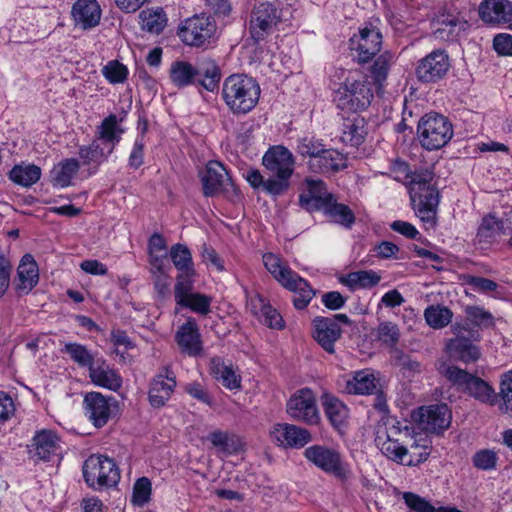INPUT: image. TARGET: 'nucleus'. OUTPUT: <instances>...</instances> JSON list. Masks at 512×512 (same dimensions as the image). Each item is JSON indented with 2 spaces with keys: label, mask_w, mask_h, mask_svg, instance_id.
<instances>
[{
  "label": "nucleus",
  "mask_w": 512,
  "mask_h": 512,
  "mask_svg": "<svg viewBox=\"0 0 512 512\" xmlns=\"http://www.w3.org/2000/svg\"><path fill=\"white\" fill-rule=\"evenodd\" d=\"M263 264L273 278L284 288L296 294L293 304L302 310L308 306L315 296V291L308 282L293 271L278 255L265 253Z\"/></svg>",
  "instance_id": "f257e3e1"
},
{
  "label": "nucleus",
  "mask_w": 512,
  "mask_h": 512,
  "mask_svg": "<svg viewBox=\"0 0 512 512\" xmlns=\"http://www.w3.org/2000/svg\"><path fill=\"white\" fill-rule=\"evenodd\" d=\"M199 176L206 197L217 195L230 181L225 167L218 161H209Z\"/></svg>",
  "instance_id": "4be33fe9"
},
{
  "label": "nucleus",
  "mask_w": 512,
  "mask_h": 512,
  "mask_svg": "<svg viewBox=\"0 0 512 512\" xmlns=\"http://www.w3.org/2000/svg\"><path fill=\"white\" fill-rule=\"evenodd\" d=\"M215 32V21L204 13L185 19L178 28L180 39L186 45L195 47L208 43Z\"/></svg>",
  "instance_id": "f8f14e48"
},
{
  "label": "nucleus",
  "mask_w": 512,
  "mask_h": 512,
  "mask_svg": "<svg viewBox=\"0 0 512 512\" xmlns=\"http://www.w3.org/2000/svg\"><path fill=\"white\" fill-rule=\"evenodd\" d=\"M152 483L149 478L141 477L136 480L133 486L132 502L135 505L143 506L150 500Z\"/></svg>",
  "instance_id": "052dcab7"
},
{
  "label": "nucleus",
  "mask_w": 512,
  "mask_h": 512,
  "mask_svg": "<svg viewBox=\"0 0 512 512\" xmlns=\"http://www.w3.org/2000/svg\"><path fill=\"white\" fill-rule=\"evenodd\" d=\"M260 92L255 79L244 74H233L224 80L222 98L234 114H247L258 103Z\"/></svg>",
  "instance_id": "f03ea898"
},
{
  "label": "nucleus",
  "mask_w": 512,
  "mask_h": 512,
  "mask_svg": "<svg viewBox=\"0 0 512 512\" xmlns=\"http://www.w3.org/2000/svg\"><path fill=\"white\" fill-rule=\"evenodd\" d=\"M439 372L453 385L481 403L495 405L497 394L494 388L480 377L454 365L441 364Z\"/></svg>",
  "instance_id": "20e7f679"
},
{
  "label": "nucleus",
  "mask_w": 512,
  "mask_h": 512,
  "mask_svg": "<svg viewBox=\"0 0 512 512\" xmlns=\"http://www.w3.org/2000/svg\"><path fill=\"white\" fill-rule=\"evenodd\" d=\"M313 326L315 329L314 339L326 352L333 354L335 342L342 335L340 326L335 323L334 319L323 316L315 317Z\"/></svg>",
  "instance_id": "393cba45"
},
{
  "label": "nucleus",
  "mask_w": 512,
  "mask_h": 512,
  "mask_svg": "<svg viewBox=\"0 0 512 512\" xmlns=\"http://www.w3.org/2000/svg\"><path fill=\"white\" fill-rule=\"evenodd\" d=\"M382 47V34L372 26L359 29L358 34L349 40V48L354 60L358 63H367L376 56Z\"/></svg>",
  "instance_id": "ddd939ff"
},
{
  "label": "nucleus",
  "mask_w": 512,
  "mask_h": 512,
  "mask_svg": "<svg viewBox=\"0 0 512 512\" xmlns=\"http://www.w3.org/2000/svg\"><path fill=\"white\" fill-rule=\"evenodd\" d=\"M207 439L216 449L218 455H232L241 450V441L233 433L222 430H215L209 433Z\"/></svg>",
  "instance_id": "473e14b6"
},
{
  "label": "nucleus",
  "mask_w": 512,
  "mask_h": 512,
  "mask_svg": "<svg viewBox=\"0 0 512 512\" xmlns=\"http://www.w3.org/2000/svg\"><path fill=\"white\" fill-rule=\"evenodd\" d=\"M169 255L174 266L180 272H191L195 270L192 255L187 246L179 243L175 244L170 248Z\"/></svg>",
  "instance_id": "3c124183"
},
{
  "label": "nucleus",
  "mask_w": 512,
  "mask_h": 512,
  "mask_svg": "<svg viewBox=\"0 0 512 512\" xmlns=\"http://www.w3.org/2000/svg\"><path fill=\"white\" fill-rule=\"evenodd\" d=\"M89 377L95 385L112 391H118L122 386V377L105 361L94 362L89 368Z\"/></svg>",
  "instance_id": "c756f323"
},
{
  "label": "nucleus",
  "mask_w": 512,
  "mask_h": 512,
  "mask_svg": "<svg viewBox=\"0 0 512 512\" xmlns=\"http://www.w3.org/2000/svg\"><path fill=\"white\" fill-rule=\"evenodd\" d=\"M257 300L260 303L261 315L264 318L265 324L271 328L281 329L284 326L283 319L276 309L272 308L265 302V299L261 296H257Z\"/></svg>",
  "instance_id": "680f3d73"
},
{
  "label": "nucleus",
  "mask_w": 512,
  "mask_h": 512,
  "mask_svg": "<svg viewBox=\"0 0 512 512\" xmlns=\"http://www.w3.org/2000/svg\"><path fill=\"white\" fill-rule=\"evenodd\" d=\"M175 340L181 352L184 354L196 357L202 352L203 347L198 325L193 318H189L179 327L175 335Z\"/></svg>",
  "instance_id": "b1692460"
},
{
  "label": "nucleus",
  "mask_w": 512,
  "mask_h": 512,
  "mask_svg": "<svg viewBox=\"0 0 512 512\" xmlns=\"http://www.w3.org/2000/svg\"><path fill=\"white\" fill-rule=\"evenodd\" d=\"M417 133L422 147L432 151L444 147L451 140L453 127L445 116L429 113L420 119Z\"/></svg>",
  "instance_id": "423d86ee"
},
{
  "label": "nucleus",
  "mask_w": 512,
  "mask_h": 512,
  "mask_svg": "<svg viewBox=\"0 0 512 512\" xmlns=\"http://www.w3.org/2000/svg\"><path fill=\"white\" fill-rule=\"evenodd\" d=\"M373 98V87L367 79L353 81L347 79L333 94L337 109L355 114L366 110Z\"/></svg>",
  "instance_id": "39448f33"
},
{
  "label": "nucleus",
  "mask_w": 512,
  "mask_h": 512,
  "mask_svg": "<svg viewBox=\"0 0 512 512\" xmlns=\"http://www.w3.org/2000/svg\"><path fill=\"white\" fill-rule=\"evenodd\" d=\"M320 211H323L333 222L345 227H351L355 222L353 211L347 205L338 203L335 196L330 197L328 203Z\"/></svg>",
  "instance_id": "a19ab883"
},
{
  "label": "nucleus",
  "mask_w": 512,
  "mask_h": 512,
  "mask_svg": "<svg viewBox=\"0 0 512 512\" xmlns=\"http://www.w3.org/2000/svg\"><path fill=\"white\" fill-rule=\"evenodd\" d=\"M424 317L430 327L442 329L452 321L453 312L445 306L431 305L425 309Z\"/></svg>",
  "instance_id": "49530a36"
},
{
  "label": "nucleus",
  "mask_w": 512,
  "mask_h": 512,
  "mask_svg": "<svg viewBox=\"0 0 512 512\" xmlns=\"http://www.w3.org/2000/svg\"><path fill=\"white\" fill-rule=\"evenodd\" d=\"M434 178V173L429 169H420L411 171L407 184L410 188L420 186V188H426L432 186L431 183Z\"/></svg>",
  "instance_id": "69168bd1"
},
{
  "label": "nucleus",
  "mask_w": 512,
  "mask_h": 512,
  "mask_svg": "<svg viewBox=\"0 0 512 512\" xmlns=\"http://www.w3.org/2000/svg\"><path fill=\"white\" fill-rule=\"evenodd\" d=\"M500 396L503 403L500 410L512 416V370L503 374L500 383Z\"/></svg>",
  "instance_id": "13d9d810"
},
{
  "label": "nucleus",
  "mask_w": 512,
  "mask_h": 512,
  "mask_svg": "<svg viewBox=\"0 0 512 512\" xmlns=\"http://www.w3.org/2000/svg\"><path fill=\"white\" fill-rule=\"evenodd\" d=\"M282 21V10L274 3L263 2L254 7L251 13L249 31L255 42H260L272 34Z\"/></svg>",
  "instance_id": "9b49d317"
},
{
  "label": "nucleus",
  "mask_w": 512,
  "mask_h": 512,
  "mask_svg": "<svg viewBox=\"0 0 512 512\" xmlns=\"http://www.w3.org/2000/svg\"><path fill=\"white\" fill-rule=\"evenodd\" d=\"M211 370L216 380L227 389L234 390L241 387V377L236 374L232 366L222 363L220 358L212 359Z\"/></svg>",
  "instance_id": "37998d69"
},
{
  "label": "nucleus",
  "mask_w": 512,
  "mask_h": 512,
  "mask_svg": "<svg viewBox=\"0 0 512 512\" xmlns=\"http://www.w3.org/2000/svg\"><path fill=\"white\" fill-rule=\"evenodd\" d=\"M286 412L292 419L309 425L317 424L320 419L314 394L308 388L300 389L290 397Z\"/></svg>",
  "instance_id": "2eb2a0df"
},
{
  "label": "nucleus",
  "mask_w": 512,
  "mask_h": 512,
  "mask_svg": "<svg viewBox=\"0 0 512 512\" xmlns=\"http://www.w3.org/2000/svg\"><path fill=\"white\" fill-rule=\"evenodd\" d=\"M306 186V191L299 196V203L308 211H320L334 196L322 180L306 179Z\"/></svg>",
  "instance_id": "a878e982"
},
{
  "label": "nucleus",
  "mask_w": 512,
  "mask_h": 512,
  "mask_svg": "<svg viewBox=\"0 0 512 512\" xmlns=\"http://www.w3.org/2000/svg\"><path fill=\"white\" fill-rule=\"evenodd\" d=\"M303 454L317 468L341 481L347 480L350 476V470L341 454L334 448L317 444L307 447Z\"/></svg>",
  "instance_id": "9d476101"
},
{
  "label": "nucleus",
  "mask_w": 512,
  "mask_h": 512,
  "mask_svg": "<svg viewBox=\"0 0 512 512\" xmlns=\"http://www.w3.org/2000/svg\"><path fill=\"white\" fill-rule=\"evenodd\" d=\"M83 477L89 487L102 489L115 486L120 480V472L112 459L92 455L84 462Z\"/></svg>",
  "instance_id": "6e6552de"
},
{
  "label": "nucleus",
  "mask_w": 512,
  "mask_h": 512,
  "mask_svg": "<svg viewBox=\"0 0 512 512\" xmlns=\"http://www.w3.org/2000/svg\"><path fill=\"white\" fill-rule=\"evenodd\" d=\"M124 130L119 125L115 114H110L102 120L95 132V138L106 145L110 151L120 142Z\"/></svg>",
  "instance_id": "2f4dec72"
},
{
  "label": "nucleus",
  "mask_w": 512,
  "mask_h": 512,
  "mask_svg": "<svg viewBox=\"0 0 512 512\" xmlns=\"http://www.w3.org/2000/svg\"><path fill=\"white\" fill-rule=\"evenodd\" d=\"M493 49L499 56H512V35L498 33L493 38Z\"/></svg>",
  "instance_id": "774afa93"
},
{
  "label": "nucleus",
  "mask_w": 512,
  "mask_h": 512,
  "mask_svg": "<svg viewBox=\"0 0 512 512\" xmlns=\"http://www.w3.org/2000/svg\"><path fill=\"white\" fill-rule=\"evenodd\" d=\"M392 61L393 55L389 52H384L376 58L370 68L371 77L376 85L381 86L386 80Z\"/></svg>",
  "instance_id": "864d4df0"
},
{
  "label": "nucleus",
  "mask_w": 512,
  "mask_h": 512,
  "mask_svg": "<svg viewBox=\"0 0 512 512\" xmlns=\"http://www.w3.org/2000/svg\"><path fill=\"white\" fill-rule=\"evenodd\" d=\"M18 277L21 282L20 289L31 290L39 279L37 264L30 254H25L18 267Z\"/></svg>",
  "instance_id": "c03bdc74"
},
{
  "label": "nucleus",
  "mask_w": 512,
  "mask_h": 512,
  "mask_svg": "<svg viewBox=\"0 0 512 512\" xmlns=\"http://www.w3.org/2000/svg\"><path fill=\"white\" fill-rule=\"evenodd\" d=\"M465 315V320L457 321L454 324H468L470 329H477L479 332L482 329L495 326L493 315L480 306H467Z\"/></svg>",
  "instance_id": "ea45409f"
},
{
  "label": "nucleus",
  "mask_w": 512,
  "mask_h": 512,
  "mask_svg": "<svg viewBox=\"0 0 512 512\" xmlns=\"http://www.w3.org/2000/svg\"><path fill=\"white\" fill-rule=\"evenodd\" d=\"M500 235H502V230L499 219L491 214L485 216L477 231V238L479 242L491 243Z\"/></svg>",
  "instance_id": "09e8293b"
},
{
  "label": "nucleus",
  "mask_w": 512,
  "mask_h": 512,
  "mask_svg": "<svg viewBox=\"0 0 512 512\" xmlns=\"http://www.w3.org/2000/svg\"><path fill=\"white\" fill-rule=\"evenodd\" d=\"M376 389V378L368 371L355 372L353 378L347 381L345 387L348 394H371Z\"/></svg>",
  "instance_id": "79ce46f5"
},
{
  "label": "nucleus",
  "mask_w": 512,
  "mask_h": 512,
  "mask_svg": "<svg viewBox=\"0 0 512 512\" xmlns=\"http://www.w3.org/2000/svg\"><path fill=\"white\" fill-rule=\"evenodd\" d=\"M403 499L406 505L415 512H438L430 502L412 492H405Z\"/></svg>",
  "instance_id": "0e129e2a"
},
{
  "label": "nucleus",
  "mask_w": 512,
  "mask_h": 512,
  "mask_svg": "<svg viewBox=\"0 0 512 512\" xmlns=\"http://www.w3.org/2000/svg\"><path fill=\"white\" fill-rule=\"evenodd\" d=\"M410 200L416 215L422 222L433 227L439 204L438 189L432 185L426 188H410Z\"/></svg>",
  "instance_id": "4468645a"
},
{
  "label": "nucleus",
  "mask_w": 512,
  "mask_h": 512,
  "mask_svg": "<svg viewBox=\"0 0 512 512\" xmlns=\"http://www.w3.org/2000/svg\"><path fill=\"white\" fill-rule=\"evenodd\" d=\"M176 387V376L169 366L155 375L149 384L148 400L153 408H161L171 398Z\"/></svg>",
  "instance_id": "6ab92c4d"
},
{
  "label": "nucleus",
  "mask_w": 512,
  "mask_h": 512,
  "mask_svg": "<svg viewBox=\"0 0 512 512\" xmlns=\"http://www.w3.org/2000/svg\"><path fill=\"white\" fill-rule=\"evenodd\" d=\"M496 462V454L488 449L480 450L473 456L474 466L481 470H491L495 468Z\"/></svg>",
  "instance_id": "338daca9"
},
{
  "label": "nucleus",
  "mask_w": 512,
  "mask_h": 512,
  "mask_svg": "<svg viewBox=\"0 0 512 512\" xmlns=\"http://www.w3.org/2000/svg\"><path fill=\"white\" fill-rule=\"evenodd\" d=\"M80 163L75 158H67L54 166L51 170V182L57 187H67L72 178L77 174Z\"/></svg>",
  "instance_id": "f704fd0d"
},
{
  "label": "nucleus",
  "mask_w": 512,
  "mask_h": 512,
  "mask_svg": "<svg viewBox=\"0 0 512 512\" xmlns=\"http://www.w3.org/2000/svg\"><path fill=\"white\" fill-rule=\"evenodd\" d=\"M322 406L326 417L333 427L340 429L348 417L347 407L331 394H324L322 396Z\"/></svg>",
  "instance_id": "c9c22d12"
},
{
  "label": "nucleus",
  "mask_w": 512,
  "mask_h": 512,
  "mask_svg": "<svg viewBox=\"0 0 512 512\" xmlns=\"http://www.w3.org/2000/svg\"><path fill=\"white\" fill-rule=\"evenodd\" d=\"M197 78L199 83L210 92L219 87L221 71L216 62L210 58H204L198 61L196 66Z\"/></svg>",
  "instance_id": "72a5a7b5"
},
{
  "label": "nucleus",
  "mask_w": 512,
  "mask_h": 512,
  "mask_svg": "<svg viewBox=\"0 0 512 512\" xmlns=\"http://www.w3.org/2000/svg\"><path fill=\"white\" fill-rule=\"evenodd\" d=\"M195 270L180 272V274L176 278V285L174 288V296L176 303L179 304L183 302L185 297L187 298L193 292V282H194Z\"/></svg>",
  "instance_id": "4d7b16f0"
},
{
  "label": "nucleus",
  "mask_w": 512,
  "mask_h": 512,
  "mask_svg": "<svg viewBox=\"0 0 512 512\" xmlns=\"http://www.w3.org/2000/svg\"><path fill=\"white\" fill-rule=\"evenodd\" d=\"M418 421L426 432L440 435L450 427L452 412L445 403L422 406Z\"/></svg>",
  "instance_id": "a211bd4d"
},
{
  "label": "nucleus",
  "mask_w": 512,
  "mask_h": 512,
  "mask_svg": "<svg viewBox=\"0 0 512 512\" xmlns=\"http://www.w3.org/2000/svg\"><path fill=\"white\" fill-rule=\"evenodd\" d=\"M449 69L450 59L447 52L437 49L418 61L415 73L422 83H436L445 77Z\"/></svg>",
  "instance_id": "dca6fc26"
},
{
  "label": "nucleus",
  "mask_w": 512,
  "mask_h": 512,
  "mask_svg": "<svg viewBox=\"0 0 512 512\" xmlns=\"http://www.w3.org/2000/svg\"><path fill=\"white\" fill-rule=\"evenodd\" d=\"M40 176V167L33 164L16 165L9 173V177L14 183L24 187L35 184L40 179Z\"/></svg>",
  "instance_id": "a18cd8bd"
},
{
  "label": "nucleus",
  "mask_w": 512,
  "mask_h": 512,
  "mask_svg": "<svg viewBox=\"0 0 512 512\" xmlns=\"http://www.w3.org/2000/svg\"><path fill=\"white\" fill-rule=\"evenodd\" d=\"M103 76L112 84L123 83L127 79V67L118 61H109L102 68Z\"/></svg>",
  "instance_id": "bf43d9fd"
},
{
  "label": "nucleus",
  "mask_w": 512,
  "mask_h": 512,
  "mask_svg": "<svg viewBox=\"0 0 512 512\" xmlns=\"http://www.w3.org/2000/svg\"><path fill=\"white\" fill-rule=\"evenodd\" d=\"M139 16L141 19L142 29L150 33H161L167 23L166 14L162 9H157L155 11L143 10Z\"/></svg>",
  "instance_id": "de8ad7c7"
},
{
  "label": "nucleus",
  "mask_w": 512,
  "mask_h": 512,
  "mask_svg": "<svg viewBox=\"0 0 512 512\" xmlns=\"http://www.w3.org/2000/svg\"><path fill=\"white\" fill-rule=\"evenodd\" d=\"M211 303L212 297L201 293H192L178 305L189 308L200 315H207L211 311Z\"/></svg>",
  "instance_id": "6e6d98bb"
},
{
  "label": "nucleus",
  "mask_w": 512,
  "mask_h": 512,
  "mask_svg": "<svg viewBox=\"0 0 512 512\" xmlns=\"http://www.w3.org/2000/svg\"><path fill=\"white\" fill-rule=\"evenodd\" d=\"M112 152L95 138L89 145L80 146L78 154L83 165H94L97 168Z\"/></svg>",
  "instance_id": "e433bc0d"
},
{
  "label": "nucleus",
  "mask_w": 512,
  "mask_h": 512,
  "mask_svg": "<svg viewBox=\"0 0 512 512\" xmlns=\"http://www.w3.org/2000/svg\"><path fill=\"white\" fill-rule=\"evenodd\" d=\"M452 332L455 335L446 345L449 356L465 364L476 362L481 352L475 344L481 340V334L477 329H470L468 324H453Z\"/></svg>",
  "instance_id": "0eeeda50"
},
{
  "label": "nucleus",
  "mask_w": 512,
  "mask_h": 512,
  "mask_svg": "<svg viewBox=\"0 0 512 512\" xmlns=\"http://www.w3.org/2000/svg\"><path fill=\"white\" fill-rule=\"evenodd\" d=\"M376 444L380 451L389 459L408 466L417 465L427 459L429 450L427 446H422L421 451L418 444L411 445L410 450L401 445L397 440L390 437L387 432L377 431Z\"/></svg>",
  "instance_id": "1a4fd4ad"
},
{
  "label": "nucleus",
  "mask_w": 512,
  "mask_h": 512,
  "mask_svg": "<svg viewBox=\"0 0 512 512\" xmlns=\"http://www.w3.org/2000/svg\"><path fill=\"white\" fill-rule=\"evenodd\" d=\"M376 338L383 345L394 348L400 338L399 328L391 321L381 322L376 329Z\"/></svg>",
  "instance_id": "5fc2aeb1"
},
{
  "label": "nucleus",
  "mask_w": 512,
  "mask_h": 512,
  "mask_svg": "<svg viewBox=\"0 0 512 512\" xmlns=\"http://www.w3.org/2000/svg\"><path fill=\"white\" fill-rule=\"evenodd\" d=\"M116 404L113 397L106 398L99 392H89L83 400L85 416L97 428L107 424Z\"/></svg>",
  "instance_id": "f3484780"
},
{
  "label": "nucleus",
  "mask_w": 512,
  "mask_h": 512,
  "mask_svg": "<svg viewBox=\"0 0 512 512\" xmlns=\"http://www.w3.org/2000/svg\"><path fill=\"white\" fill-rule=\"evenodd\" d=\"M262 163L269 173L265 191L273 196L286 192L294 172L293 154L284 146H275L264 154Z\"/></svg>",
  "instance_id": "7ed1b4c3"
},
{
  "label": "nucleus",
  "mask_w": 512,
  "mask_h": 512,
  "mask_svg": "<svg viewBox=\"0 0 512 512\" xmlns=\"http://www.w3.org/2000/svg\"><path fill=\"white\" fill-rule=\"evenodd\" d=\"M433 35L440 41L454 42L468 29V22L459 14L442 13L433 21Z\"/></svg>",
  "instance_id": "412c9836"
},
{
  "label": "nucleus",
  "mask_w": 512,
  "mask_h": 512,
  "mask_svg": "<svg viewBox=\"0 0 512 512\" xmlns=\"http://www.w3.org/2000/svg\"><path fill=\"white\" fill-rule=\"evenodd\" d=\"M169 77L178 88L192 85L197 78L196 66L187 61H175L170 66Z\"/></svg>",
  "instance_id": "58836bf2"
},
{
  "label": "nucleus",
  "mask_w": 512,
  "mask_h": 512,
  "mask_svg": "<svg viewBox=\"0 0 512 512\" xmlns=\"http://www.w3.org/2000/svg\"><path fill=\"white\" fill-rule=\"evenodd\" d=\"M366 135V121L362 116L353 113L352 117L345 119L341 135L343 143L358 147L364 142Z\"/></svg>",
  "instance_id": "7c9ffc66"
},
{
  "label": "nucleus",
  "mask_w": 512,
  "mask_h": 512,
  "mask_svg": "<svg viewBox=\"0 0 512 512\" xmlns=\"http://www.w3.org/2000/svg\"><path fill=\"white\" fill-rule=\"evenodd\" d=\"M32 447L30 453L33 458L50 461L58 454L59 438L51 430H42L33 437Z\"/></svg>",
  "instance_id": "cd10ccee"
},
{
  "label": "nucleus",
  "mask_w": 512,
  "mask_h": 512,
  "mask_svg": "<svg viewBox=\"0 0 512 512\" xmlns=\"http://www.w3.org/2000/svg\"><path fill=\"white\" fill-rule=\"evenodd\" d=\"M464 283L468 285L473 291L480 293H488L497 289L498 284L488 278L478 277L474 275H464Z\"/></svg>",
  "instance_id": "e2e57ef3"
},
{
  "label": "nucleus",
  "mask_w": 512,
  "mask_h": 512,
  "mask_svg": "<svg viewBox=\"0 0 512 512\" xmlns=\"http://www.w3.org/2000/svg\"><path fill=\"white\" fill-rule=\"evenodd\" d=\"M381 276L373 270H360L350 272L340 278V282L347 286L351 291L357 288L369 289L379 284Z\"/></svg>",
  "instance_id": "4c0bfd02"
},
{
  "label": "nucleus",
  "mask_w": 512,
  "mask_h": 512,
  "mask_svg": "<svg viewBox=\"0 0 512 512\" xmlns=\"http://www.w3.org/2000/svg\"><path fill=\"white\" fill-rule=\"evenodd\" d=\"M307 167L316 174H334L347 167V160L339 151L325 148L317 158L307 161Z\"/></svg>",
  "instance_id": "bb28decb"
},
{
  "label": "nucleus",
  "mask_w": 512,
  "mask_h": 512,
  "mask_svg": "<svg viewBox=\"0 0 512 512\" xmlns=\"http://www.w3.org/2000/svg\"><path fill=\"white\" fill-rule=\"evenodd\" d=\"M324 149L325 144L322 140L314 136H305L297 141V153L301 157L308 158V161H312L317 158Z\"/></svg>",
  "instance_id": "8fccbe9b"
},
{
  "label": "nucleus",
  "mask_w": 512,
  "mask_h": 512,
  "mask_svg": "<svg viewBox=\"0 0 512 512\" xmlns=\"http://www.w3.org/2000/svg\"><path fill=\"white\" fill-rule=\"evenodd\" d=\"M72 16L76 25L90 29L100 21V6L96 0H77L72 7Z\"/></svg>",
  "instance_id": "c85d7f7f"
},
{
  "label": "nucleus",
  "mask_w": 512,
  "mask_h": 512,
  "mask_svg": "<svg viewBox=\"0 0 512 512\" xmlns=\"http://www.w3.org/2000/svg\"><path fill=\"white\" fill-rule=\"evenodd\" d=\"M482 21L492 25L512 22V2L509 0H483L478 8Z\"/></svg>",
  "instance_id": "5701e85b"
},
{
  "label": "nucleus",
  "mask_w": 512,
  "mask_h": 512,
  "mask_svg": "<svg viewBox=\"0 0 512 512\" xmlns=\"http://www.w3.org/2000/svg\"><path fill=\"white\" fill-rule=\"evenodd\" d=\"M270 436L278 446L296 449L304 447L312 439L307 429L288 423L274 424Z\"/></svg>",
  "instance_id": "aec40b11"
},
{
  "label": "nucleus",
  "mask_w": 512,
  "mask_h": 512,
  "mask_svg": "<svg viewBox=\"0 0 512 512\" xmlns=\"http://www.w3.org/2000/svg\"><path fill=\"white\" fill-rule=\"evenodd\" d=\"M62 352L68 354L70 358L81 367H91L94 363V357L90 351L82 344L69 342L64 345Z\"/></svg>",
  "instance_id": "603ef678"
}]
</instances>
